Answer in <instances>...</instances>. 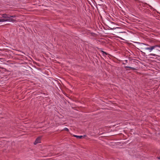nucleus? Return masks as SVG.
I'll return each mask as SVG.
<instances>
[{"mask_svg":"<svg viewBox=\"0 0 160 160\" xmlns=\"http://www.w3.org/2000/svg\"><path fill=\"white\" fill-rule=\"evenodd\" d=\"M147 46H149V47L144 48V49L146 50H148L149 52H151L153 49L157 47L156 46H150L148 44H145Z\"/></svg>","mask_w":160,"mask_h":160,"instance_id":"nucleus-1","label":"nucleus"},{"mask_svg":"<svg viewBox=\"0 0 160 160\" xmlns=\"http://www.w3.org/2000/svg\"><path fill=\"white\" fill-rule=\"evenodd\" d=\"M15 21V20L13 19L12 18H8V19H5V18H3L0 19V22H4L7 21L9 22H14Z\"/></svg>","mask_w":160,"mask_h":160,"instance_id":"nucleus-2","label":"nucleus"},{"mask_svg":"<svg viewBox=\"0 0 160 160\" xmlns=\"http://www.w3.org/2000/svg\"><path fill=\"white\" fill-rule=\"evenodd\" d=\"M41 138L40 137H39L37 138L35 141L34 142V144L35 145L38 143H40L41 142Z\"/></svg>","mask_w":160,"mask_h":160,"instance_id":"nucleus-3","label":"nucleus"},{"mask_svg":"<svg viewBox=\"0 0 160 160\" xmlns=\"http://www.w3.org/2000/svg\"><path fill=\"white\" fill-rule=\"evenodd\" d=\"M2 17L3 18H4L5 19H8V18H10V17H9V15H8L6 14H2Z\"/></svg>","mask_w":160,"mask_h":160,"instance_id":"nucleus-4","label":"nucleus"},{"mask_svg":"<svg viewBox=\"0 0 160 160\" xmlns=\"http://www.w3.org/2000/svg\"><path fill=\"white\" fill-rule=\"evenodd\" d=\"M142 6L143 7H147V8H148L147 6H148L149 7H150V8H151V9H153V8L152 6H151L150 5H148L147 3H144L142 5Z\"/></svg>","mask_w":160,"mask_h":160,"instance_id":"nucleus-5","label":"nucleus"},{"mask_svg":"<svg viewBox=\"0 0 160 160\" xmlns=\"http://www.w3.org/2000/svg\"><path fill=\"white\" fill-rule=\"evenodd\" d=\"M73 136L74 137H76L77 138H79V139H81L82 137H84V136H77V135H73Z\"/></svg>","mask_w":160,"mask_h":160,"instance_id":"nucleus-6","label":"nucleus"},{"mask_svg":"<svg viewBox=\"0 0 160 160\" xmlns=\"http://www.w3.org/2000/svg\"><path fill=\"white\" fill-rule=\"evenodd\" d=\"M125 68H130V69H132V70H136V69L135 68H133V67H129V66H125Z\"/></svg>","mask_w":160,"mask_h":160,"instance_id":"nucleus-7","label":"nucleus"},{"mask_svg":"<svg viewBox=\"0 0 160 160\" xmlns=\"http://www.w3.org/2000/svg\"><path fill=\"white\" fill-rule=\"evenodd\" d=\"M149 56H154V57H156V56H157V55L155 54H153V53H151L150 54H149Z\"/></svg>","mask_w":160,"mask_h":160,"instance_id":"nucleus-8","label":"nucleus"},{"mask_svg":"<svg viewBox=\"0 0 160 160\" xmlns=\"http://www.w3.org/2000/svg\"><path fill=\"white\" fill-rule=\"evenodd\" d=\"M102 52L104 56H105V55H107L108 54L107 53H106V52H105L103 51H102Z\"/></svg>","mask_w":160,"mask_h":160,"instance_id":"nucleus-9","label":"nucleus"},{"mask_svg":"<svg viewBox=\"0 0 160 160\" xmlns=\"http://www.w3.org/2000/svg\"><path fill=\"white\" fill-rule=\"evenodd\" d=\"M9 17H10V18H15L16 17V16H15V15H14V16L9 15Z\"/></svg>","mask_w":160,"mask_h":160,"instance_id":"nucleus-10","label":"nucleus"},{"mask_svg":"<svg viewBox=\"0 0 160 160\" xmlns=\"http://www.w3.org/2000/svg\"><path fill=\"white\" fill-rule=\"evenodd\" d=\"M64 130L67 131H68L69 130L68 129L66 128H65Z\"/></svg>","mask_w":160,"mask_h":160,"instance_id":"nucleus-11","label":"nucleus"},{"mask_svg":"<svg viewBox=\"0 0 160 160\" xmlns=\"http://www.w3.org/2000/svg\"><path fill=\"white\" fill-rule=\"evenodd\" d=\"M155 46H157V47H159L160 48V45H155Z\"/></svg>","mask_w":160,"mask_h":160,"instance_id":"nucleus-12","label":"nucleus"},{"mask_svg":"<svg viewBox=\"0 0 160 160\" xmlns=\"http://www.w3.org/2000/svg\"><path fill=\"white\" fill-rule=\"evenodd\" d=\"M158 158L159 159H160V156L158 157Z\"/></svg>","mask_w":160,"mask_h":160,"instance_id":"nucleus-13","label":"nucleus"},{"mask_svg":"<svg viewBox=\"0 0 160 160\" xmlns=\"http://www.w3.org/2000/svg\"><path fill=\"white\" fill-rule=\"evenodd\" d=\"M141 45H145L143 43H141Z\"/></svg>","mask_w":160,"mask_h":160,"instance_id":"nucleus-14","label":"nucleus"},{"mask_svg":"<svg viewBox=\"0 0 160 160\" xmlns=\"http://www.w3.org/2000/svg\"><path fill=\"white\" fill-rule=\"evenodd\" d=\"M125 61L126 62H127V61H128V60H125Z\"/></svg>","mask_w":160,"mask_h":160,"instance_id":"nucleus-15","label":"nucleus"}]
</instances>
